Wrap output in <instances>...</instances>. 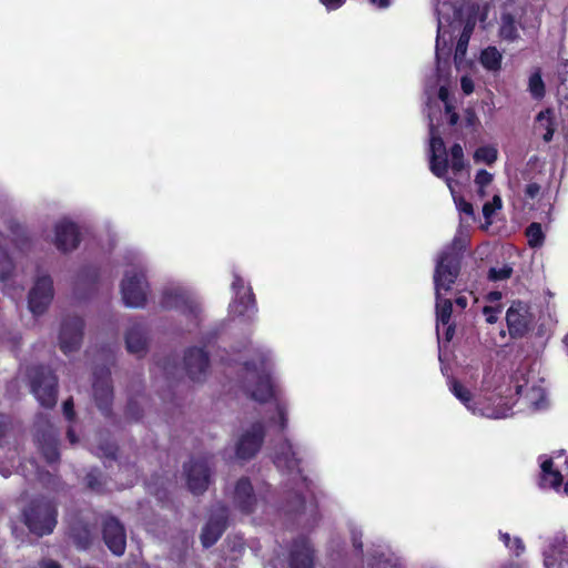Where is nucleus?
Instances as JSON below:
<instances>
[{
  "mask_svg": "<svg viewBox=\"0 0 568 568\" xmlns=\"http://www.w3.org/2000/svg\"><path fill=\"white\" fill-rule=\"evenodd\" d=\"M22 521L37 537L51 535L58 524V506L45 496H37L23 508Z\"/></svg>",
  "mask_w": 568,
  "mask_h": 568,
  "instance_id": "nucleus-1",
  "label": "nucleus"
},
{
  "mask_svg": "<svg viewBox=\"0 0 568 568\" xmlns=\"http://www.w3.org/2000/svg\"><path fill=\"white\" fill-rule=\"evenodd\" d=\"M31 393L41 406L52 408L57 404L58 377L54 372L44 365H34L29 372Z\"/></svg>",
  "mask_w": 568,
  "mask_h": 568,
  "instance_id": "nucleus-2",
  "label": "nucleus"
},
{
  "mask_svg": "<svg viewBox=\"0 0 568 568\" xmlns=\"http://www.w3.org/2000/svg\"><path fill=\"white\" fill-rule=\"evenodd\" d=\"M266 436V429L262 420L251 424L235 442L234 454L236 459L248 462L260 453Z\"/></svg>",
  "mask_w": 568,
  "mask_h": 568,
  "instance_id": "nucleus-3",
  "label": "nucleus"
},
{
  "mask_svg": "<svg viewBox=\"0 0 568 568\" xmlns=\"http://www.w3.org/2000/svg\"><path fill=\"white\" fill-rule=\"evenodd\" d=\"M34 440L48 464H54L60 460L59 450V430L47 418L40 417L36 423Z\"/></svg>",
  "mask_w": 568,
  "mask_h": 568,
  "instance_id": "nucleus-4",
  "label": "nucleus"
},
{
  "mask_svg": "<svg viewBox=\"0 0 568 568\" xmlns=\"http://www.w3.org/2000/svg\"><path fill=\"white\" fill-rule=\"evenodd\" d=\"M149 283L143 271L134 270L126 272L121 282V294L123 303L128 307L140 308L146 304Z\"/></svg>",
  "mask_w": 568,
  "mask_h": 568,
  "instance_id": "nucleus-5",
  "label": "nucleus"
},
{
  "mask_svg": "<svg viewBox=\"0 0 568 568\" xmlns=\"http://www.w3.org/2000/svg\"><path fill=\"white\" fill-rule=\"evenodd\" d=\"M92 389L94 403L99 410L104 415V417H112L113 386L109 368L98 367L94 369Z\"/></svg>",
  "mask_w": 568,
  "mask_h": 568,
  "instance_id": "nucleus-6",
  "label": "nucleus"
},
{
  "mask_svg": "<svg viewBox=\"0 0 568 568\" xmlns=\"http://www.w3.org/2000/svg\"><path fill=\"white\" fill-rule=\"evenodd\" d=\"M462 258L455 252L442 253L434 273L436 291H449L459 276Z\"/></svg>",
  "mask_w": 568,
  "mask_h": 568,
  "instance_id": "nucleus-7",
  "label": "nucleus"
},
{
  "mask_svg": "<svg viewBox=\"0 0 568 568\" xmlns=\"http://www.w3.org/2000/svg\"><path fill=\"white\" fill-rule=\"evenodd\" d=\"M84 321L79 316H67L62 320L59 345L63 354L68 355L80 348L83 339Z\"/></svg>",
  "mask_w": 568,
  "mask_h": 568,
  "instance_id": "nucleus-8",
  "label": "nucleus"
},
{
  "mask_svg": "<svg viewBox=\"0 0 568 568\" xmlns=\"http://www.w3.org/2000/svg\"><path fill=\"white\" fill-rule=\"evenodd\" d=\"M102 539L114 556H122L126 549V532L122 523L108 515L102 520Z\"/></svg>",
  "mask_w": 568,
  "mask_h": 568,
  "instance_id": "nucleus-9",
  "label": "nucleus"
},
{
  "mask_svg": "<svg viewBox=\"0 0 568 568\" xmlns=\"http://www.w3.org/2000/svg\"><path fill=\"white\" fill-rule=\"evenodd\" d=\"M53 281L50 275L39 276L29 292V310L34 315L43 314L53 300Z\"/></svg>",
  "mask_w": 568,
  "mask_h": 568,
  "instance_id": "nucleus-10",
  "label": "nucleus"
},
{
  "mask_svg": "<svg viewBox=\"0 0 568 568\" xmlns=\"http://www.w3.org/2000/svg\"><path fill=\"white\" fill-rule=\"evenodd\" d=\"M160 306L164 310H178L186 316L197 318L200 305L184 291L179 288L164 290L161 294Z\"/></svg>",
  "mask_w": 568,
  "mask_h": 568,
  "instance_id": "nucleus-11",
  "label": "nucleus"
},
{
  "mask_svg": "<svg viewBox=\"0 0 568 568\" xmlns=\"http://www.w3.org/2000/svg\"><path fill=\"white\" fill-rule=\"evenodd\" d=\"M186 484L194 495L203 494L210 484V467L205 458L191 459L184 465Z\"/></svg>",
  "mask_w": 568,
  "mask_h": 568,
  "instance_id": "nucleus-12",
  "label": "nucleus"
},
{
  "mask_svg": "<svg viewBox=\"0 0 568 568\" xmlns=\"http://www.w3.org/2000/svg\"><path fill=\"white\" fill-rule=\"evenodd\" d=\"M506 322L509 335L513 338L525 336L529 331L531 322L529 307L520 301L513 302L506 312Z\"/></svg>",
  "mask_w": 568,
  "mask_h": 568,
  "instance_id": "nucleus-13",
  "label": "nucleus"
},
{
  "mask_svg": "<svg viewBox=\"0 0 568 568\" xmlns=\"http://www.w3.org/2000/svg\"><path fill=\"white\" fill-rule=\"evenodd\" d=\"M315 550L306 536L293 539L288 551L290 568H314Z\"/></svg>",
  "mask_w": 568,
  "mask_h": 568,
  "instance_id": "nucleus-14",
  "label": "nucleus"
},
{
  "mask_svg": "<svg viewBox=\"0 0 568 568\" xmlns=\"http://www.w3.org/2000/svg\"><path fill=\"white\" fill-rule=\"evenodd\" d=\"M183 362L190 379L200 382L205 378L210 366V357L204 348L196 346L189 347L184 353Z\"/></svg>",
  "mask_w": 568,
  "mask_h": 568,
  "instance_id": "nucleus-15",
  "label": "nucleus"
},
{
  "mask_svg": "<svg viewBox=\"0 0 568 568\" xmlns=\"http://www.w3.org/2000/svg\"><path fill=\"white\" fill-rule=\"evenodd\" d=\"M233 503L242 514L251 515L255 511L257 498L248 477L243 476L237 479L233 491Z\"/></svg>",
  "mask_w": 568,
  "mask_h": 568,
  "instance_id": "nucleus-16",
  "label": "nucleus"
},
{
  "mask_svg": "<svg viewBox=\"0 0 568 568\" xmlns=\"http://www.w3.org/2000/svg\"><path fill=\"white\" fill-rule=\"evenodd\" d=\"M227 527V509L222 507L219 514L212 515L201 531V544L210 548L222 537Z\"/></svg>",
  "mask_w": 568,
  "mask_h": 568,
  "instance_id": "nucleus-17",
  "label": "nucleus"
},
{
  "mask_svg": "<svg viewBox=\"0 0 568 568\" xmlns=\"http://www.w3.org/2000/svg\"><path fill=\"white\" fill-rule=\"evenodd\" d=\"M54 244L61 252L75 250L80 244V231L75 223L71 221H61L54 227Z\"/></svg>",
  "mask_w": 568,
  "mask_h": 568,
  "instance_id": "nucleus-18",
  "label": "nucleus"
},
{
  "mask_svg": "<svg viewBox=\"0 0 568 568\" xmlns=\"http://www.w3.org/2000/svg\"><path fill=\"white\" fill-rule=\"evenodd\" d=\"M430 152L429 169L432 173L437 178H445L449 169V162L444 140L439 135H432Z\"/></svg>",
  "mask_w": 568,
  "mask_h": 568,
  "instance_id": "nucleus-19",
  "label": "nucleus"
},
{
  "mask_svg": "<svg viewBox=\"0 0 568 568\" xmlns=\"http://www.w3.org/2000/svg\"><path fill=\"white\" fill-rule=\"evenodd\" d=\"M125 345L129 353L142 357L148 351L145 329L141 324L132 325L125 334Z\"/></svg>",
  "mask_w": 568,
  "mask_h": 568,
  "instance_id": "nucleus-20",
  "label": "nucleus"
},
{
  "mask_svg": "<svg viewBox=\"0 0 568 568\" xmlns=\"http://www.w3.org/2000/svg\"><path fill=\"white\" fill-rule=\"evenodd\" d=\"M276 463L278 466H284L290 473L296 471L302 475V459L288 438H284L281 450L276 455Z\"/></svg>",
  "mask_w": 568,
  "mask_h": 568,
  "instance_id": "nucleus-21",
  "label": "nucleus"
},
{
  "mask_svg": "<svg viewBox=\"0 0 568 568\" xmlns=\"http://www.w3.org/2000/svg\"><path fill=\"white\" fill-rule=\"evenodd\" d=\"M248 396L261 404L268 403L273 399L275 397V390L271 376L265 373L260 374L254 387L248 392Z\"/></svg>",
  "mask_w": 568,
  "mask_h": 568,
  "instance_id": "nucleus-22",
  "label": "nucleus"
},
{
  "mask_svg": "<svg viewBox=\"0 0 568 568\" xmlns=\"http://www.w3.org/2000/svg\"><path fill=\"white\" fill-rule=\"evenodd\" d=\"M564 481V477L559 470L554 469L551 458L545 459L540 465L539 485L541 487H550L558 490Z\"/></svg>",
  "mask_w": 568,
  "mask_h": 568,
  "instance_id": "nucleus-23",
  "label": "nucleus"
},
{
  "mask_svg": "<svg viewBox=\"0 0 568 568\" xmlns=\"http://www.w3.org/2000/svg\"><path fill=\"white\" fill-rule=\"evenodd\" d=\"M234 311L240 316L250 315V313L257 312L256 298L251 286H247L246 291L235 295L233 302Z\"/></svg>",
  "mask_w": 568,
  "mask_h": 568,
  "instance_id": "nucleus-24",
  "label": "nucleus"
},
{
  "mask_svg": "<svg viewBox=\"0 0 568 568\" xmlns=\"http://www.w3.org/2000/svg\"><path fill=\"white\" fill-rule=\"evenodd\" d=\"M536 123L537 129H544L545 132L542 133V140L545 142H550L554 138V133L556 131V122H555V115L554 110L550 108H547L542 111H540L536 115Z\"/></svg>",
  "mask_w": 568,
  "mask_h": 568,
  "instance_id": "nucleus-25",
  "label": "nucleus"
},
{
  "mask_svg": "<svg viewBox=\"0 0 568 568\" xmlns=\"http://www.w3.org/2000/svg\"><path fill=\"white\" fill-rule=\"evenodd\" d=\"M70 536L79 549H88L92 545V532L87 524L72 525Z\"/></svg>",
  "mask_w": 568,
  "mask_h": 568,
  "instance_id": "nucleus-26",
  "label": "nucleus"
},
{
  "mask_svg": "<svg viewBox=\"0 0 568 568\" xmlns=\"http://www.w3.org/2000/svg\"><path fill=\"white\" fill-rule=\"evenodd\" d=\"M501 53L496 47H487L480 53V63L488 71H498L501 68Z\"/></svg>",
  "mask_w": 568,
  "mask_h": 568,
  "instance_id": "nucleus-27",
  "label": "nucleus"
},
{
  "mask_svg": "<svg viewBox=\"0 0 568 568\" xmlns=\"http://www.w3.org/2000/svg\"><path fill=\"white\" fill-rule=\"evenodd\" d=\"M453 302L440 297V291H436V323L447 325L452 321Z\"/></svg>",
  "mask_w": 568,
  "mask_h": 568,
  "instance_id": "nucleus-28",
  "label": "nucleus"
},
{
  "mask_svg": "<svg viewBox=\"0 0 568 568\" xmlns=\"http://www.w3.org/2000/svg\"><path fill=\"white\" fill-rule=\"evenodd\" d=\"M499 36L507 41H515L518 38L516 20L513 14L504 13L501 16Z\"/></svg>",
  "mask_w": 568,
  "mask_h": 568,
  "instance_id": "nucleus-29",
  "label": "nucleus"
},
{
  "mask_svg": "<svg viewBox=\"0 0 568 568\" xmlns=\"http://www.w3.org/2000/svg\"><path fill=\"white\" fill-rule=\"evenodd\" d=\"M528 91L535 100L544 99L546 94V87L541 78L540 69H537L535 72L530 74L528 81Z\"/></svg>",
  "mask_w": 568,
  "mask_h": 568,
  "instance_id": "nucleus-30",
  "label": "nucleus"
},
{
  "mask_svg": "<svg viewBox=\"0 0 568 568\" xmlns=\"http://www.w3.org/2000/svg\"><path fill=\"white\" fill-rule=\"evenodd\" d=\"M525 234L527 236L528 245L530 247L536 248V247L542 246V244L545 242V234H544L540 223H538V222L530 223L527 226Z\"/></svg>",
  "mask_w": 568,
  "mask_h": 568,
  "instance_id": "nucleus-31",
  "label": "nucleus"
},
{
  "mask_svg": "<svg viewBox=\"0 0 568 568\" xmlns=\"http://www.w3.org/2000/svg\"><path fill=\"white\" fill-rule=\"evenodd\" d=\"M498 151L493 145H484L476 149L474 153V160L476 162H484L487 165H491L497 161Z\"/></svg>",
  "mask_w": 568,
  "mask_h": 568,
  "instance_id": "nucleus-32",
  "label": "nucleus"
},
{
  "mask_svg": "<svg viewBox=\"0 0 568 568\" xmlns=\"http://www.w3.org/2000/svg\"><path fill=\"white\" fill-rule=\"evenodd\" d=\"M16 265L9 253L0 247V281L9 280L13 272Z\"/></svg>",
  "mask_w": 568,
  "mask_h": 568,
  "instance_id": "nucleus-33",
  "label": "nucleus"
},
{
  "mask_svg": "<svg viewBox=\"0 0 568 568\" xmlns=\"http://www.w3.org/2000/svg\"><path fill=\"white\" fill-rule=\"evenodd\" d=\"M450 390L467 408H470L473 403L471 392L465 387L459 381L454 379L450 384Z\"/></svg>",
  "mask_w": 568,
  "mask_h": 568,
  "instance_id": "nucleus-34",
  "label": "nucleus"
},
{
  "mask_svg": "<svg viewBox=\"0 0 568 568\" xmlns=\"http://www.w3.org/2000/svg\"><path fill=\"white\" fill-rule=\"evenodd\" d=\"M452 163L450 168L455 174L459 173L465 168L464 151L459 143H454L450 146Z\"/></svg>",
  "mask_w": 568,
  "mask_h": 568,
  "instance_id": "nucleus-35",
  "label": "nucleus"
},
{
  "mask_svg": "<svg viewBox=\"0 0 568 568\" xmlns=\"http://www.w3.org/2000/svg\"><path fill=\"white\" fill-rule=\"evenodd\" d=\"M500 539L516 556H520L525 551V545L519 537L511 538L508 532H500Z\"/></svg>",
  "mask_w": 568,
  "mask_h": 568,
  "instance_id": "nucleus-36",
  "label": "nucleus"
},
{
  "mask_svg": "<svg viewBox=\"0 0 568 568\" xmlns=\"http://www.w3.org/2000/svg\"><path fill=\"white\" fill-rule=\"evenodd\" d=\"M99 276V268L94 265L83 266L78 274V277L81 282H89L91 284L98 283Z\"/></svg>",
  "mask_w": 568,
  "mask_h": 568,
  "instance_id": "nucleus-37",
  "label": "nucleus"
},
{
  "mask_svg": "<svg viewBox=\"0 0 568 568\" xmlns=\"http://www.w3.org/2000/svg\"><path fill=\"white\" fill-rule=\"evenodd\" d=\"M85 483L88 488L93 491L101 493L103 490V484L101 481V473L99 469H91L85 475Z\"/></svg>",
  "mask_w": 568,
  "mask_h": 568,
  "instance_id": "nucleus-38",
  "label": "nucleus"
},
{
  "mask_svg": "<svg viewBox=\"0 0 568 568\" xmlns=\"http://www.w3.org/2000/svg\"><path fill=\"white\" fill-rule=\"evenodd\" d=\"M277 420L271 418V423H276L281 433L285 432L288 425L287 408L283 403H276Z\"/></svg>",
  "mask_w": 568,
  "mask_h": 568,
  "instance_id": "nucleus-39",
  "label": "nucleus"
},
{
  "mask_svg": "<svg viewBox=\"0 0 568 568\" xmlns=\"http://www.w3.org/2000/svg\"><path fill=\"white\" fill-rule=\"evenodd\" d=\"M124 415L128 419L138 422L143 416V409L135 399L130 398L126 403Z\"/></svg>",
  "mask_w": 568,
  "mask_h": 568,
  "instance_id": "nucleus-40",
  "label": "nucleus"
},
{
  "mask_svg": "<svg viewBox=\"0 0 568 568\" xmlns=\"http://www.w3.org/2000/svg\"><path fill=\"white\" fill-rule=\"evenodd\" d=\"M513 268L508 265H504L503 267H490L488 271V280L493 282L507 280L511 276Z\"/></svg>",
  "mask_w": 568,
  "mask_h": 568,
  "instance_id": "nucleus-41",
  "label": "nucleus"
},
{
  "mask_svg": "<svg viewBox=\"0 0 568 568\" xmlns=\"http://www.w3.org/2000/svg\"><path fill=\"white\" fill-rule=\"evenodd\" d=\"M499 209H501V199L495 195L491 201L484 204L483 215L488 220Z\"/></svg>",
  "mask_w": 568,
  "mask_h": 568,
  "instance_id": "nucleus-42",
  "label": "nucleus"
},
{
  "mask_svg": "<svg viewBox=\"0 0 568 568\" xmlns=\"http://www.w3.org/2000/svg\"><path fill=\"white\" fill-rule=\"evenodd\" d=\"M473 29H474V23L467 22L466 26L464 27V30L462 32V36H460L458 42H457V48H456L457 52H459V51L464 52L466 50L470 34L473 32Z\"/></svg>",
  "mask_w": 568,
  "mask_h": 568,
  "instance_id": "nucleus-43",
  "label": "nucleus"
},
{
  "mask_svg": "<svg viewBox=\"0 0 568 568\" xmlns=\"http://www.w3.org/2000/svg\"><path fill=\"white\" fill-rule=\"evenodd\" d=\"M548 568H568V541L564 545L557 562L547 561Z\"/></svg>",
  "mask_w": 568,
  "mask_h": 568,
  "instance_id": "nucleus-44",
  "label": "nucleus"
},
{
  "mask_svg": "<svg viewBox=\"0 0 568 568\" xmlns=\"http://www.w3.org/2000/svg\"><path fill=\"white\" fill-rule=\"evenodd\" d=\"M493 181V174L488 171L481 169L475 175V183L479 187V190L488 186Z\"/></svg>",
  "mask_w": 568,
  "mask_h": 568,
  "instance_id": "nucleus-45",
  "label": "nucleus"
},
{
  "mask_svg": "<svg viewBox=\"0 0 568 568\" xmlns=\"http://www.w3.org/2000/svg\"><path fill=\"white\" fill-rule=\"evenodd\" d=\"M500 311V306H484L483 314L486 316V322L495 324L498 321V314Z\"/></svg>",
  "mask_w": 568,
  "mask_h": 568,
  "instance_id": "nucleus-46",
  "label": "nucleus"
},
{
  "mask_svg": "<svg viewBox=\"0 0 568 568\" xmlns=\"http://www.w3.org/2000/svg\"><path fill=\"white\" fill-rule=\"evenodd\" d=\"M456 205L460 213L474 219L475 213H474L473 204L470 202L466 201L463 197H459L456 201Z\"/></svg>",
  "mask_w": 568,
  "mask_h": 568,
  "instance_id": "nucleus-47",
  "label": "nucleus"
},
{
  "mask_svg": "<svg viewBox=\"0 0 568 568\" xmlns=\"http://www.w3.org/2000/svg\"><path fill=\"white\" fill-rule=\"evenodd\" d=\"M292 501L294 506L292 507V510L294 513H302L304 511L306 507V500L303 494L301 493H294L292 496Z\"/></svg>",
  "mask_w": 568,
  "mask_h": 568,
  "instance_id": "nucleus-48",
  "label": "nucleus"
},
{
  "mask_svg": "<svg viewBox=\"0 0 568 568\" xmlns=\"http://www.w3.org/2000/svg\"><path fill=\"white\" fill-rule=\"evenodd\" d=\"M63 415L69 420L72 422L75 418V412H74V403L72 398H68L63 402L62 405Z\"/></svg>",
  "mask_w": 568,
  "mask_h": 568,
  "instance_id": "nucleus-49",
  "label": "nucleus"
},
{
  "mask_svg": "<svg viewBox=\"0 0 568 568\" xmlns=\"http://www.w3.org/2000/svg\"><path fill=\"white\" fill-rule=\"evenodd\" d=\"M231 286H232V290L234 291L235 295L237 294V292L242 293V292L246 291V288H247V287H245L243 277L239 274L233 275V282H232Z\"/></svg>",
  "mask_w": 568,
  "mask_h": 568,
  "instance_id": "nucleus-50",
  "label": "nucleus"
},
{
  "mask_svg": "<svg viewBox=\"0 0 568 568\" xmlns=\"http://www.w3.org/2000/svg\"><path fill=\"white\" fill-rule=\"evenodd\" d=\"M540 192V185L536 182H531L525 187L526 197L534 200Z\"/></svg>",
  "mask_w": 568,
  "mask_h": 568,
  "instance_id": "nucleus-51",
  "label": "nucleus"
},
{
  "mask_svg": "<svg viewBox=\"0 0 568 568\" xmlns=\"http://www.w3.org/2000/svg\"><path fill=\"white\" fill-rule=\"evenodd\" d=\"M320 2L328 10H337L339 9L346 0H320Z\"/></svg>",
  "mask_w": 568,
  "mask_h": 568,
  "instance_id": "nucleus-52",
  "label": "nucleus"
},
{
  "mask_svg": "<svg viewBox=\"0 0 568 568\" xmlns=\"http://www.w3.org/2000/svg\"><path fill=\"white\" fill-rule=\"evenodd\" d=\"M460 87H462V90L465 94L469 95L470 93L474 92V82L470 78L468 77H463L462 80H460Z\"/></svg>",
  "mask_w": 568,
  "mask_h": 568,
  "instance_id": "nucleus-53",
  "label": "nucleus"
},
{
  "mask_svg": "<svg viewBox=\"0 0 568 568\" xmlns=\"http://www.w3.org/2000/svg\"><path fill=\"white\" fill-rule=\"evenodd\" d=\"M446 328H445V339L447 342H450L454 337V334H455V324L449 322V324L445 325Z\"/></svg>",
  "mask_w": 568,
  "mask_h": 568,
  "instance_id": "nucleus-54",
  "label": "nucleus"
},
{
  "mask_svg": "<svg viewBox=\"0 0 568 568\" xmlns=\"http://www.w3.org/2000/svg\"><path fill=\"white\" fill-rule=\"evenodd\" d=\"M477 122V116L473 110L466 111V123L468 126L475 125Z\"/></svg>",
  "mask_w": 568,
  "mask_h": 568,
  "instance_id": "nucleus-55",
  "label": "nucleus"
},
{
  "mask_svg": "<svg viewBox=\"0 0 568 568\" xmlns=\"http://www.w3.org/2000/svg\"><path fill=\"white\" fill-rule=\"evenodd\" d=\"M42 568H61V565L52 559H47L41 561Z\"/></svg>",
  "mask_w": 568,
  "mask_h": 568,
  "instance_id": "nucleus-56",
  "label": "nucleus"
},
{
  "mask_svg": "<svg viewBox=\"0 0 568 568\" xmlns=\"http://www.w3.org/2000/svg\"><path fill=\"white\" fill-rule=\"evenodd\" d=\"M486 300L488 302H497V301L501 300V292L491 291L487 294Z\"/></svg>",
  "mask_w": 568,
  "mask_h": 568,
  "instance_id": "nucleus-57",
  "label": "nucleus"
},
{
  "mask_svg": "<svg viewBox=\"0 0 568 568\" xmlns=\"http://www.w3.org/2000/svg\"><path fill=\"white\" fill-rule=\"evenodd\" d=\"M352 542H353V547L358 552H363V542H362L361 536L358 537L356 535H353Z\"/></svg>",
  "mask_w": 568,
  "mask_h": 568,
  "instance_id": "nucleus-58",
  "label": "nucleus"
},
{
  "mask_svg": "<svg viewBox=\"0 0 568 568\" xmlns=\"http://www.w3.org/2000/svg\"><path fill=\"white\" fill-rule=\"evenodd\" d=\"M243 367H244L245 371L252 372V373L257 371V365H256V363L254 361H245L243 363Z\"/></svg>",
  "mask_w": 568,
  "mask_h": 568,
  "instance_id": "nucleus-59",
  "label": "nucleus"
},
{
  "mask_svg": "<svg viewBox=\"0 0 568 568\" xmlns=\"http://www.w3.org/2000/svg\"><path fill=\"white\" fill-rule=\"evenodd\" d=\"M455 304L462 310L466 308L468 305V300L466 296H458L455 298Z\"/></svg>",
  "mask_w": 568,
  "mask_h": 568,
  "instance_id": "nucleus-60",
  "label": "nucleus"
},
{
  "mask_svg": "<svg viewBox=\"0 0 568 568\" xmlns=\"http://www.w3.org/2000/svg\"><path fill=\"white\" fill-rule=\"evenodd\" d=\"M371 3L377 6L381 9H386L390 4V0H369Z\"/></svg>",
  "mask_w": 568,
  "mask_h": 568,
  "instance_id": "nucleus-61",
  "label": "nucleus"
},
{
  "mask_svg": "<svg viewBox=\"0 0 568 568\" xmlns=\"http://www.w3.org/2000/svg\"><path fill=\"white\" fill-rule=\"evenodd\" d=\"M67 437L69 439V442L73 445V444H77L78 443V437L75 435V432L73 430L72 427H70L67 432Z\"/></svg>",
  "mask_w": 568,
  "mask_h": 568,
  "instance_id": "nucleus-62",
  "label": "nucleus"
},
{
  "mask_svg": "<svg viewBox=\"0 0 568 568\" xmlns=\"http://www.w3.org/2000/svg\"><path fill=\"white\" fill-rule=\"evenodd\" d=\"M438 98H439L443 102L447 103V99H448V91H447V89H446V88L442 87V88L439 89V91H438Z\"/></svg>",
  "mask_w": 568,
  "mask_h": 568,
  "instance_id": "nucleus-63",
  "label": "nucleus"
},
{
  "mask_svg": "<svg viewBox=\"0 0 568 568\" xmlns=\"http://www.w3.org/2000/svg\"><path fill=\"white\" fill-rule=\"evenodd\" d=\"M458 120H459L458 113L452 112V114L449 115L448 123H449V125H456L458 123Z\"/></svg>",
  "mask_w": 568,
  "mask_h": 568,
  "instance_id": "nucleus-64",
  "label": "nucleus"
}]
</instances>
